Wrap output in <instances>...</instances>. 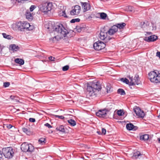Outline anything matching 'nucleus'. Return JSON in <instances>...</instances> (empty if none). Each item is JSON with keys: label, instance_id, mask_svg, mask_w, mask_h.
<instances>
[{"label": "nucleus", "instance_id": "864d4df0", "mask_svg": "<svg viewBox=\"0 0 160 160\" xmlns=\"http://www.w3.org/2000/svg\"><path fill=\"white\" fill-rule=\"evenodd\" d=\"M22 0H15V3H16L17 1H18V2H21Z\"/></svg>", "mask_w": 160, "mask_h": 160}, {"label": "nucleus", "instance_id": "2eb2a0df", "mask_svg": "<svg viewBox=\"0 0 160 160\" xmlns=\"http://www.w3.org/2000/svg\"><path fill=\"white\" fill-rule=\"evenodd\" d=\"M107 114L106 111L105 110H100L96 112V115L97 116L100 117H104Z\"/></svg>", "mask_w": 160, "mask_h": 160}, {"label": "nucleus", "instance_id": "f257e3e1", "mask_svg": "<svg viewBox=\"0 0 160 160\" xmlns=\"http://www.w3.org/2000/svg\"><path fill=\"white\" fill-rule=\"evenodd\" d=\"M101 89V87L99 82H95L92 83L91 86H88L87 94L90 97H95L97 93Z\"/></svg>", "mask_w": 160, "mask_h": 160}, {"label": "nucleus", "instance_id": "b1692460", "mask_svg": "<svg viewBox=\"0 0 160 160\" xmlns=\"http://www.w3.org/2000/svg\"><path fill=\"white\" fill-rule=\"evenodd\" d=\"M15 62L20 65H22L24 64V60L22 59L17 58L15 59Z\"/></svg>", "mask_w": 160, "mask_h": 160}, {"label": "nucleus", "instance_id": "9b49d317", "mask_svg": "<svg viewBox=\"0 0 160 160\" xmlns=\"http://www.w3.org/2000/svg\"><path fill=\"white\" fill-rule=\"evenodd\" d=\"M108 32L101 31L100 33L99 38L102 40H105L106 42H108L111 38L108 36Z\"/></svg>", "mask_w": 160, "mask_h": 160}, {"label": "nucleus", "instance_id": "4be33fe9", "mask_svg": "<svg viewBox=\"0 0 160 160\" xmlns=\"http://www.w3.org/2000/svg\"><path fill=\"white\" fill-rule=\"evenodd\" d=\"M26 18L28 19H32L33 16L32 13H31L29 10L27 11L25 13Z\"/></svg>", "mask_w": 160, "mask_h": 160}, {"label": "nucleus", "instance_id": "58836bf2", "mask_svg": "<svg viewBox=\"0 0 160 160\" xmlns=\"http://www.w3.org/2000/svg\"><path fill=\"white\" fill-rule=\"evenodd\" d=\"M85 28V25H84V26L82 27H77V29H78V32H80L82 30V29L83 28Z\"/></svg>", "mask_w": 160, "mask_h": 160}, {"label": "nucleus", "instance_id": "ea45409f", "mask_svg": "<svg viewBox=\"0 0 160 160\" xmlns=\"http://www.w3.org/2000/svg\"><path fill=\"white\" fill-rule=\"evenodd\" d=\"M69 68V66L68 65H66L62 67V69L64 71L68 70Z\"/></svg>", "mask_w": 160, "mask_h": 160}, {"label": "nucleus", "instance_id": "8fccbe9b", "mask_svg": "<svg viewBox=\"0 0 160 160\" xmlns=\"http://www.w3.org/2000/svg\"><path fill=\"white\" fill-rule=\"evenodd\" d=\"M7 127L9 129L11 128L12 127V126L11 124H8L7 125Z\"/></svg>", "mask_w": 160, "mask_h": 160}, {"label": "nucleus", "instance_id": "c9c22d12", "mask_svg": "<svg viewBox=\"0 0 160 160\" xmlns=\"http://www.w3.org/2000/svg\"><path fill=\"white\" fill-rule=\"evenodd\" d=\"M121 81L122 82H123L126 83V84H128L129 85L130 82L129 80L127 79L126 78H122L121 79Z\"/></svg>", "mask_w": 160, "mask_h": 160}, {"label": "nucleus", "instance_id": "aec40b11", "mask_svg": "<svg viewBox=\"0 0 160 160\" xmlns=\"http://www.w3.org/2000/svg\"><path fill=\"white\" fill-rule=\"evenodd\" d=\"M19 48L18 46L15 44H11L9 46V49L12 50L13 52L17 51L18 50Z\"/></svg>", "mask_w": 160, "mask_h": 160}, {"label": "nucleus", "instance_id": "79ce46f5", "mask_svg": "<svg viewBox=\"0 0 160 160\" xmlns=\"http://www.w3.org/2000/svg\"><path fill=\"white\" fill-rule=\"evenodd\" d=\"M36 8L35 5H31L30 8V12H32L33 10Z\"/></svg>", "mask_w": 160, "mask_h": 160}, {"label": "nucleus", "instance_id": "72a5a7b5", "mask_svg": "<svg viewBox=\"0 0 160 160\" xmlns=\"http://www.w3.org/2000/svg\"><path fill=\"white\" fill-rule=\"evenodd\" d=\"M2 35L4 38L7 39L9 40H10L12 39V37L10 35H7L5 33H2Z\"/></svg>", "mask_w": 160, "mask_h": 160}, {"label": "nucleus", "instance_id": "f03ea898", "mask_svg": "<svg viewBox=\"0 0 160 160\" xmlns=\"http://www.w3.org/2000/svg\"><path fill=\"white\" fill-rule=\"evenodd\" d=\"M12 27L13 29L16 30L17 28L21 31H24L25 30L30 31L34 28L33 25H30L28 22L24 21H20L15 23H13L12 25Z\"/></svg>", "mask_w": 160, "mask_h": 160}, {"label": "nucleus", "instance_id": "2f4dec72", "mask_svg": "<svg viewBox=\"0 0 160 160\" xmlns=\"http://www.w3.org/2000/svg\"><path fill=\"white\" fill-rule=\"evenodd\" d=\"M67 121L72 126H74L76 125V122L73 119H70L68 120Z\"/></svg>", "mask_w": 160, "mask_h": 160}, {"label": "nucleus", "instance_id": "bf43d9fd", "mask_svg": "<svg viewBox=\"0 0 160 160\" xmlns=\"http://www.w3.org/2000/svg\"><path fill=\"white\" fill-rule=\"evenodd\" d=\"M11 1H12V2L13 3H15V0H11Z\"/></svg>", "mask_w": 160, "mask_h": 160}, {"label": "nucleus", "instance_id": "5fc2aeb1", "mask_svg": "<svg viewBox=\"0 0 160 160\" xmlns=\"http://www.w3.org/2000/svg\"><path fill=\"white\" fill-rule=\"evenodd\" d=\"M2 50V48L0 45V53H1Z\"/></svg>", "mask_w": 160, "mask_h": 160}, {"label": "nucleus", "instance_id": "9d476101", "mask_svg": "<svg viewBox=\"0 0 160 160\" xmlns=\"http://www.w3.org/2000/svg\"><path fill=\"white\" fill-rule=\"evenodd\" d=\"M128 77L130 80L129 85L133 86L135 85V84L138 85L139 84L140 81L138 75H136L133 79L132 77H131L129 76Z\"/></svg>", "mask_w": 160, "mask_h": 160}, {"label": "nucleus", "instance_id": "dca6fc26", "mask_svg": "<svg viewBox=\"0 0 160 160\" xmlns=\"http://www.w3.org/2000/svg\"><path fill=\"white\" fill-rule=\"evenodd\" d=\"M143 155V154L141 153L140 152L136 151L134 153L132 158L133 159H140L142 157Z\"/></svg>", "mask_w": 160, "mask_h": 160}, {"label": "nucleus", "instance_id": "bb28decb", "mask_svg": "<svg viewBox=\"0 0 160 160\" xmlns=\"http://www.w3.org/2000/svg\"><path fill=\"white\" fill-rule=\"evenodd\" d=\"M22 130L23 132L25 133L27 135H30L31 134V132L29 128H22Z\"/></svg>", "mask_w": 160, "mask_h": 160}, {"label": "nucleus", "instance_id": "ddd939ff", "mask_svg": "<svg viewBox=\"0 0 160 160\" xmlns=\"http://www.w3.org/2000/svg\"><path fill=\"white\" fill-rule=\"evenodd\" d=\"M157 38L158 37L157 36L155 35H153L148 37H145L144 40L148 42H150L156 41Z\"/></svg>", "mask_w": 160, "mask_h": 160}, {"label": "nucleus", "instance_id": "4468645a", "mask_svg": "<svg viewBox=\"0 0 160 160\" xmlns=\"http://www.w3.org/2000/svg\"><path fill=\"white\" fill-rule=\"evenodd\" d=\"M118 31L117 27L115 25L112 26L108 31V34L110 35L114 34Z\"/></svg>", "mask_w": 160, "mask_h": 160}, {"label": "nucleus", "instance_id": "a211bd4d", "mask_svg": "<svg viewBox=\"0 0 160 160\" xmlns=\"http://www.w3.org/2000/svg\"><path fill=\"white\" fill-rule=\"evenodd\" d=\"M58 35L57 36H54L52 38H49V40L50 42L53 43H55L57 41L59 40V39L63 37H61L59 34L58 33Z\"/></svg>", "mask_w": 160, "mask_h": 160}, {"label": "nucleus", "instance_id": "473e14b6", "mask_svg": "<svg viewBox=\"0 0 160 160\" xmlns=\"http://www.w3.org/2000/svg\"><path fill=\"white\" fill-rule=\"evenodd\" d=\"M118 93L120 94L121 95H125L126 94L125 92L122 89H119L118 90Z\"/></svg>", "mask_w": 160, "mask_h": 160}, {"label": "nucleus", "instance_id": "09e8293b", "mask_svg": "<svg viewBox=\"0 0 160 160\" xmlns=\"http://www.w3.org/2000/svg\"><path fill=\"white\" fill-rule=\"evenodd\" d=\"M156 56L160 58V52H157Z\"/></svg>", "mask_w": 160, "mask_h": 160}, {"label": "nucleus", "instance_id": "423d86ee", "mask_svg": "<svg viewBox=\"0 0 160 160\" xmlns=\"http://www.w3.org/2000/svg\"><path fill=\"white\" fill-rule=\"evenodd\" d=\"M21 148L22 150L25 152H32L34 150V147L31 144L27 142L23 143L21 145Z\"/></svg>", "mask_w": 160, "mask_h": 160}, {"label": "nucleus", "instance_id": "4c0bfd02", "mask_svg": "<svg viewBox=\"0 0 160 160\" xmlns=\"http://www.w3.org/2000/svg\"><path fill=\"white\" fill-rule=\"evenodd\" d=\"M69 14L70 15V18H71V16L72 15H78L77 14H76L75 12V11L74 9L71 11L70 14Z\"/></svg>", "mask_w": 160, "mask_h": 160}, {"label": "nucleus", "instance_id": "603ef678", "mask_svg": "<svg viewBox=\"0 0 160 160\" xmlns=\"http://www.w3.org/2000/svg\"><path fill=\"white\" fill-rule=\"evenodd\" d=\"M80 21H70V22L71 23H74L76 22H79Z\"/></svg>", "mask_w": 160, "mask_h": 160}, {"label": "nucleus", "instance_id": "c85d7f7f", "mask_svg": "<svg viewBox=\"0 0 160 160\" xmlns=\"http://www.w3.org/2000/svg\"><path fill=\"white\" fill-rule=\"evenodd\" d=\"M56 129L57 131H59L63 133L65 132V128L63 125H61L59 127H57Z\"/></svg>", "mask_w": 160, "mask_h": 160}, {"label": "nucleus", "instance_id": "3c124183", "mask_svg": "<svg viewBox=\"0 0 160 160\" xmlns=\"http://www.w3.org/2000/svg\"><path fill=\"white\" fill-rule=\"evenodd\" d=\"M39 142L40 143H42V142H44L43 139L41 138L39 140Z\"/></svg>", "mask_w": 160, "mask_h": 160}, {"label": "nucleus", "instance_id": "20e7f679", "mask_svg": "<svg viewBox=\"0 0 160 160\" xmlns=\"http://www.w3.org/2000/svg\"><path fill=\"white\" fill-rule=\"evenodd\" d=\"M148 79L152 83H160V73L158 71H151L148 73Z\"/></svg>", "mask_w": 160, "mask_h": 160}, {"label": "nucleus", "instance_id": "39448f33", "mask_svg": "<svg viewBox=\"0 0 160 160\" xmlns=\"http://www.w3.org/2000/svg\"><path fill=\"white\" fill-rule=\"evenodd\" d=\"M2 152L5 158L8 159L12 158L14 154V150L11 147L3 148Z\"/></svg>", "mask_w": 160, "mask_h": 160}, {"label": "nucleus", "instance_id": "393cba45", "mask_svg": "<svg viewBox=\"0 0 160 160\" xmlns=\"http://www.w3.org/2000/svg\"><path fill=\"white\" fill-rule=\"evenodd\" d=\"M149 138L148 135L146 134L140 136V139L141 140L146 141Z\"/></svg>", "mask_w": 160, "mask_h": 160}, {"label": "nucleus", "instance_id": "13d9d810", "mask_svg": "<svg viewBox=\"0 0 160 160\" xmlns=\"http://www.w3.org/2000/svg\"><path fill=\"white\" fill-rule=\"evenodd\" d=\"M158 142L160 143V137L159 138H158Z\"/></svg>", "mask_w": 160, "mask_h": 160}, {"label": "nucleus", "instance_id": "f3484780", "mask_svg": "<svg viewBox=\"0 0 160 160\" xmlns=\"http://www.w3.org/2000/svg\"><path fill=\"white\" fill-rule=\"evenodd\" d=\"M81 5L84 12H86L90 9V4L87 2H81Z\"/></svg>", "mask_w": 160, "mask_h": 160}, {"label": "nucleus", "instance_id": "49530a36", "mask_svg": "<svg viewBox=\"0 0 160 160\" xmlns=\"http://www.w3.org/2000/svg\"><path fill=\"white\" fill-rule=\"evenodd\" d=\"M44 125L47 127H48L49 128H50L52 127V126L48 123H45L44 124Z\"/></svg>", "mask_w": 160, "mask_h": 160}, {"label": "nucleus", "instance_id": "37998d69", "mask_svg": "<svg viewBox=\"0 0 160 160\" xmlns=\"http://www.w3.org/2000/svg\"><path fill=\"white\" fill-rule=\"evenodd\" d=\"M55 118H60V119H62L64 118V117L62 115L59 116V115H55Z\"/></svg>", "mask_w": 160, "mask_h": 160}, {"label": "nucleus", "instance_id": "a878e982", "mask_svg": "<svg viewBox=\"0 0 160 160\" xmlns=\"http://www.w3.org/2000/svg\"><path fill=\"white\" fill-rule=\"evenodd\" d=\"M135 127V126L132 124L130 123L127 124L126 125L127 129L130 131L132 130Z\"/></svg>", "mask_w": 160, "mask_h": 160}, {"label": "nucleus", "instance_id": "cd10ccee", "mask_svg": "<svg viewBox=\"0 0 160 160\" xmlns=\"http://www.w3.org/2000/svg\"><path fill=\"white\" fill-rule=\"evenodd\" d=\"M125 10L130 12H134V8L132 6H126L125 8Z\"/></svg>", "mask_w": 160, "mask_h": 160}, {"label": "nucleus", "instance_id": "052dcab7", "mask_svg": "<svg viewBox=\"0 0 160 160\" xmlns=\"http://www.w3.org/2000/svg\"><path fill=\"white\" fill-rule=\"evenodd\" d=\"M158 117L160 118V113L159 114V115L158 116Z\"/></svg>", "mask_w": 160, "mask_h": 160}, {"label": "nucleus", "instance_id": "4d7b16f0", "mask_svg": "<svg viewBox=\"0 0 160 160\" xmlns=\"http://www.w3.org/2000/svg\"><path fill=\"white\" fill-rule=\"evenodd\" d=\"M97 133L99 135L101 134V133L100 131H97Z\"/></svg>", "mask_w": 160, "mask_h": 160}, {"label": "nucleus", "instance_id": "680f3d73", "mask_svg": "<svg viewBox=\"0 0 160 160\" xmlns=\"http://www.w3.org/2000/svg\"><path fill=\"white\" fill-rule=\"evenodd\" d=\"M10 98H11L12 99V96H10Z\"/></svg>", "mask_w": 160, "mask_h": 160}, {"label": "nucleus", "instance_id": "f704fd0d", "mask_svg": "<svg viewBox=\"0 0 160 160\" xmlns=\"http://www.w3.org/2000/svg\"><path fill=\"white\" fill-rule=\"evenodd\" d=\"M106 89L107 93H110L112 90L111 86L109 84L107 85Z\"/></svg>", "mask_w": 160, "mask_h": 160}, {"label": "nucleus", "instance_id": "a18cd8bd", "mask_svg": "<svg viewBox=\"0 0 160 160\" xmlns=\"http://www.w3.org/2000/svg\"><path fill=\"white\" fill-rule=\"evenodd\" d=\"M29 121L32 122H35V119L34 118H30L29 119Z\"/></svg>", "mask_w": 160, "mask_h": 160}, {"label": "nucleus", "instance_id": "e433bc0d", "mask_svg": "<svg viewBox=\"0 0 160 160\" xmlns=\"http://www.w3.org/2000/svg\"><path fill=\"white\" fill-rule=\"evenodd\" d=\"M117 114L119 116H122L123 115L124 112L122 110H119L117 112Z\"/></svg>", "mask_w": 160, "mask_h": 160}, {"label": "nucleus", "instance_id": "a19ab883", "mask_svg": "<svg viewBox=\"0 0 160 160\" xmlns=\"http://www.w3.org/2000/svg\"><path fill=\"white\" fill-rule=\"evenodd\" d=\"M10 85V83L9 82H4L3 83V86L5 88H7Z\"/></svg>", "mask_w": 160, "mask_h": 160}, {"label": "nucleus", "instance_id": "6e6552de", "mask_svg": "<svg viewBox=\"0 0 160 160\" xmlns=\"http://www.w3.org/2000/svg\"><path fill=\"white\" fill-rule=\"evenodd\" d=\"M54 23L53 22L51 21H47L45 22V27L47 29H50L53 30L54 32H56L57 33H58V31L56 29L57 28V26H58L59 24H61L58 23L55 26L54 25Z\"/></svg>", "mask_w": 160, "mask_h": 160}, {"label": "nucleus", "instance_id": "5701e85b", "mask_svg": "<svg viewBox=\"0 0 160 160\" xmlns=\"http://www.w3.org/2000/svg\"><path fill=\"white\" fill-rule=\"evenodd\" d=\"M126 25V23L124 22H122L120 23H118L116 24L115 26H116L117 27V29H123L124 28V27Z\"/></svg>", "mask_w": 160, "mask_h": 160}, {"label": "nucleus", "instance_id": "6ab92c4d", "mask_svg": "<svg viewBox=\"0 0 160 160\" xmlns=\"http://www.w3.org/2000/svg\"><path fill=\"white\" fill-rule=\"evenodd\" d=\"M100 17V19L103 20L108 19V20L109 19L106 13L104 12H99L98 13Z\"/></svg>", "mask_w": 160, "mask_h": 160}, {"label": "nucleus", "instance_id": "de8ad7c7", "mask_svg": "<svg viewBox=\"0 0 160 160\" xmlns=\"http://www.w3.org/2000/svg\"><path fill=\"white\" fill-rule=\"evenodd\" d=\"M49 60L51 61H54L55 60V58L52 56H50L48 58Z\"/></svg>", "mask_w": 160, "mask_h": 160}, {"label": "nucleus", "instance_id": "c03bdc74", "mask_svg": "<svg viewBox=\"0 0 160 160\" xmlns=\"http://www.w3.org/2000/svg\"><path fill=\"white\" fill-rule=\"evenodd\" d=\"M106 131L105 129L103 128L102 129V133L103 135H105L106 133Z\"/></svg>", "mask_w": 160, "mask_h": 160}, {"label": "nucleus", "instance_id": "f8f14e48", "mask_svg": "<svg viewBox=\"0 0 160 160\" xmlns=\"http://www.w3.org/2000/svg\"><path fill=\"white\" fill-rule=\"evenodd\" d=\"M134 111L137 116L139 117L143 118L145 116L143 111L140 108L137 107L134 109Z\"/></svg>", "mask_w": 160, "mask_h": 160}, {"label": "nucleus", "instance_id": "7c9ffc66", "mask_svg": "<svg viewBox=\"0 0 160 160\" xmlns=\"http://www.w3.org/2000/svg\"><path fill=\"white\" fill-rule=\"evenodd\" d=\"M60 16L63 17L64 18H66L67 19H69L70 18V15H67L66 14L65 11V10L63 11L62 13H60Z\"/></svg>", "mask_w": 160, "mask_h": 160}, {"label": "nucleus", "instance_id": "412c9836", "mask_svg": "<svg viewBox=\"0 0 160 160\" xmlns=\"http://www.w3.org/2000/svg\"><path fill=\"white\" fill-rule=\"evenodd\" d=\"M149 22L148 21H143L141 22L140 26L142 28H143L147 26H149Z\"/></svg>", "mask_w": 160, "mask_h": 160}, {"label": "nucleus", "instance_id": "c756f323", "mask_svg": "<svg viewBox=\"0 0 160 160\" xmlns=\"http://www.w3.org/2000/svg\"><path fill=\"white\" fill-rule=\"evenodd\" d=\"M74 10L75 11L76 13L78 15L81 10V7L78 5H76Z\"/></svg>", "mask_w": 160, "mask_h": 160}, {"label": "nucleus", "instance_id": "7ed1b4c3", "mask_svg": "<svg viewBox=\"0 0 160 160\" xmlns=\"http://www.w3.org/2000/svg\"><path fill=\"white\" fill-rule=\"evenodd\" d=\"M55 29L58 30L59 34L61 37L64 38L67 36L68 38H71L75 35V32L73 30H68L62 24H59Z\"/></svg>", "mask_w": 160, "mask_h": 160}, {"label": "nucleus", "instance_id": "0eeeda50", "mask_svg": "<svg viewBox=\"0 0 160 160\" xmlns=\"http://www.w3.org/2000/svg\"><path fill=\"white\" fill-rule=\"evenodd\" d=\"M52 7V3L46 2L42 3L41 7V10L44 13V14H47L48 12L51 11Z\"/></svg>", "mask_w": 160, "mask_h": 160}, {"label": "nucleus", "instance_id": "6e6d98bb", "mask_svg": "<svg viewBox=\"0 0 160 160\" xmlns=\"http://www.w3.org/2000/svg\"><path fill=\"white\" fill-rule=\"evenodd\" d=\"M71 20H80L79 18H74L72 19Z\"/></svg>", "mask_w": 160, "mask_h": 160}, {"label": "nucleus", "instance_id": "1a4fd4ad", "mask_svg": "<svg viewBox=\"0 0 160 160\" xmlns=\"http://www.w3.org/2000/svg\"><path fill=\"white\" fill-rule=\"evenodd\" d=\"M105 46V43L100 41H98L93 44L94 48L98 51L104 49Z\"/></svg>", "mask_w": 160, "mask_h": 160}]
</instances>
